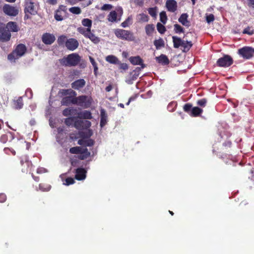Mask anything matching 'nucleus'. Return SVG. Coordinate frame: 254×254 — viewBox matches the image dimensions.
<instances>
[{
    "mask_svg": "<svg viewBox=\"0 0 254 254\" xmlns=\"http://www.w3.org/2000/svg\"><path fill=\"white\" fill-rule=\"evenodd\" d=\"M174 30L176 33H182L184 32L183 28L179 24L174 25Z\"/></svg>",
    "mask_w": 254,
    "mask_h": 254,
    "instance_id": "nucleus-47",
    "label": "nucleus"
},
{
    "mask_svg": "<svg viewBox=\"0 0 254 254\" xmlns=\"http://www.w3.org/2000/svg\"><path fill=\"white\" fill-rule=\"evenodd\" d=\"M136 79V77L134 75H130L129 77L126 78V82L128 84L133 83V81Z\"/></svg>",
    "mask_w": 254,
    "mask_h": 254,
    "instance_id": "nucleus-42",
    "label": "nucleus"
},
{
    "mask_svg": "<svg viewBox=\"0 0 254 254\" xmlns=\"http://www.w3.org/2000/svg\"><path fill=\"white\" fill-rule=\"evenodd\" d=\"M43 186L44 185L42 184L39 185V189L43 191H49L51 189V186L49 185H47L45 188Z\"/></svg>",
    "mask_w": 254,
    "mask_h": 254,
    "instance_id": "nucleus-51",
    "label": "nucleus"
},
{
    "mask_svg": "<svg viewBox=\"0 0 254 254\" xmlns=\"http://www.w3.org/2000/svg\"><path fill=\"white\" fill-rule=\"evenodd\" d=\"M130 62L133 65H142V60L139 56L131 57L129 58Z\"/></svg>",
    "mask_w": 254,
    "mask_h": 254,
    "instance_id": "nucleus-23",
    "label": "nucleus"
},
{
    "mask_svg": "<svg viewBox=\"0 0 254 254\" xmlns=\"http://www.w3.org/2000/svg\"><path fill=\"white\" fill-rule=\"evenodd\" d=\"M19 28L15 22L10 21L5 25L0 22V41L2 42L8 41L11 37L10 32H16Z\"/></svg>",
    "mask_w": 254,
    "mask_h": 254,
    "instance_id": "nucleus-1",
    "label": "nucleus"
},
{
    "mask_svg": "<svg viewBox=\"0 0 254 254\" xmlns=\"http://www.w3.org/2000/svg\"><path fill=\"white\" fill-rule=\"evenodd\" d=\"M2 10L6 15L10 16H15L18 13V10L16 7L12 6L8 4H5L3 5Z\"/></svg>",
    "mask_w": 254,
    "mask_h": 254,
    "instance_id": "nucleus-8",
    "label": "nucleus"
},
{
    "mask_svg": "<svg viewBox=\"0 0 254 254\" xmlns=\"http://www.w3.org/2000/svg\"><path fill=\"white\" fill-rule=\"evenodd\" d=\"M90 155V152L86 148L82 149L79 153L78 157L81 160H84L87 158Z\"/></svg>",
    "mask_w": 254,
    "mask_h": 254,
    "instance_id": "nucleus-19",
    "label": "nucleus"
},
{
    "mask_svg": "<svg viewBox=\"0 0 254 254\" xmlns=\"http://www.w3.org/2000/svg\"><path fill=\"white\" fill-rule=\"evenodd\" d=\"M123 14V10L121 7H118L115 10L112 11L108 16V20L110 22H116L117 17H119V20H120L121 17Z\"/></svg>",
    "mask_w": 254,
    "mask_h": 254,
    "instance_id": "nucleus-6",
    "label": "nucleus"
},
{
    "mask_svg": "<svg viewBox=\"0 0 254 254\" xmlns=\"http://www.w3.org/2000/svg\"><path fill=\"white\" fill-rule=\"evenodd\" d=\"M65 6L63 5H60L59 9L56 11L55 14V18L57 21H62L63 20V14L64 12Z\"/></svg>",
    "mask_w": 254,
    "mask_h": 254,
    "instance_id": "nucleus-16",
    "label": "nucleus"
},
{
    "mask_svg": "<svg viewBox=\"0 0 254 254\" xmlns=\"http://www.w3.org/2000/svg\"><path fill=\"white\" fill-rule=\"evenodd\" d=\"M160 21L165 24L167 20V17L165 11H162L160 13Z\"/></svg>",
    "mask_w": 254,
    "mask_h": 254,
    "instance_id": "nucleus-36",
    "label": "nucleus"
},
{
    "mask_svg": "<svg viewBox=\"0 0 254 254\" xmlns=\"http://www.w3.org/2000/svg\"><path fill=\"white\" fill-rule=\"evenodd\" d=\"M166 6L168 11L174 12L177 10V3L175 0H167Z\"/></svg>",
    "mask_w": 254,
    "mask_h": 254,
    "instance_id": "nucleus-13",
    "label": "nucleus"
},
{
    "mask_svg": "<svg viewBox=\"0 0 254 254\" xmlns=\"http://www.w3.org/2000/svg\"><path fill=\"white\" fill-rule=\"evenodd\" d=\"M232 59L229 56L226 55L219 59L217 62L218 65L220 66L227 67L232 64Z\"/></svg>",
    "mask_w": 254,
    "mask_h": 254,
    "instance_id": "nucleus-9",
    "label": "nucleus"
},
{
    "mask_svg": "<svg viewBox=\"0 0 254 254\" xmlns=\"http://www.w3.org/2000/svg\"><path fill=\"white\" fill-rule=\"evenodd\" d=\"M75 121L74 118H68L65 120V124L68 126L73 125Z\"/></svg>",
    "mask_w": 254,
    "mask_h": 254,
    "instance_id": "nucleus-41",
    "label": "nucleus"
},
{
    "mask_svg": "<svg viewBox=\"0 0 254 254\" xmlns=\"http://www.w3.org/2000/svg\"><path fill=\"white\" fill-rule=\"evenodd\" d=\"M112 88H112V86L111 85H109V86L106 87V91L107 92H110V91L112 90Z\"/></svg>",
    "mask_w": 254,
    "mask_h": 254,
    "instance_id": "nucleus-63",
    "label": "nucleus"
},
{
    "mask_svg": "<svg viewBox=\"0 0 254 254\" xmlns=\"http://www.w3.org/2000/svg\"><path fill=\"white\" fill-rule=\"evenodd\" d=\"M191 107V105L190 104H187L184 106V110L185 111L189 112V111H190Z\"/></svg>",
    "mask_w": 254,
    "mask_h": 254,
    "instance_id": "nucleus-57",
    "label": "nucleus"
},
{
    "mask_svg": "<svg viewBox=\"0 0 254 254\" xmlns=\"http://www.w3.org/2000/svg\"><path fill=\"white\" fill-rule=\"evenodd\" d=\"M173 42L174 44V47L175 48H178L181 46L183 40L180 38L176 36H173Z\"/></svg>",
    "mask_w": 254,
    "mask_h": 254,
    "instance_id": "nucleus-29",
    "label": "nucleus"
},
{
    "mask_svg": "<svg viewBox=\"0 0 254 254\" xmlns=\"http://www.w3.org/2000/svg\"><path fill=\"white\" fill-rule=\"evenodd\" d=\"M115 34L118 38L122 40L132 41L135 39L132 32L124 29H116L115 31Z\"/></svg>",
    "mask_w": 254,
    "mask_h": 254,
    "instance_id": "nucleus-5",
    "label": "nucleus"
},
{
    "mask_svg": "<svg viewBox=\"0 0 254 254\" xmlns=\"http://www.w3.org/2000/svg\"><path fill=\"white\" fill-rule=\"evenodd\" d=\"M146 33L147 35H150L154 30V26L153 25L148 24L145 27Z\"/></svg>",
    "mask_w": 254,
    "mask_h": 254,
    "instance_id": "nucleus-40",
    "label": "nucleus"
},
{
    "mask_svg": "<svg viewBox=\"0 0 254 254\" xmlns=\"http://www.w3.org/2000/svg\"><path fill=\"white\" fill-rule=\"evenodd\" d=\"M26 51V48L23 44L18 45L15 50L8 56V59L11 62H14L16 60L24 55Z\"/></svg>",
    "mask_w": 254,
    "mask_h": 254,
    "instance_id": "nucleus-4",
    "label": "nucleus"
},
{
    "mask_svg": "<svg viewBox=\"0 0 254 254\" xmlns=\"http://www.w3.org/2000/svg\"><path fill=\"white\" fill-rule=\"evenodd\" d=\"M157 30L158 31V32L161 34L164 33L165 32V31H166V28H165V26L163 24H162L160 23H157Z\"/></svg>",
    "mask_w": 254,
    "mask_h": 254,
    "instance_id": "nucleus-38",
    "label": "nucleus"
},
{
    "mask_svg": "<svg viewBox=\"0 0 254 254\" xmlns=\"http://www.w3.org/2000/svg\"><path fill=\"white\" fill-rule=\"evenodd\" d=\"M74 180L73 178L68 177L64 180V182L63 184L66 186H69L74 184Z\"/></svg>",
    "mask_w": 254,
    "mask_h": 254,
    "instance_id": "nucleus-44",
    "label": "nucleus"
},
{
    "mask_svg": "<svg viewBox=\"0 0 254 254\" xmlns=\"http://www.w3.org/2000/svg\"><path fill=\"white\" fill-rule=\"evenodd\" d=\"M82 24L85 27H87L88 29H90L92 26V21L88 18H84L82 20Z\"/></svg>",
    "mask_w": 254,
    "mask_h": 254,
    "instance_id": "nucleus-33",
    "label": "nucleus"
},
{
    "mask_svg": "<svg viewBox=\"0 0 254 254\" xmlns=\"http://www.w3.org/2000/svg\"><path fill=\"white\" fill-rule=\"evenodd\" d=\"M78 117L85 119H90L92 118L91 113L88 111H83L78 114Z\"/></svg>",
    "mask_w": 254,
    "mask_h": 254,
    "instance_id": "nucleus-24",
    "label": "nucleus"
},
{
    "mask_svg": "<svg viewBox=\"0 0 254 254\" xmlns=\"http://www.w3.org/2000/svg\"><path fill=\"white\" fill-rule=\"evenodd\" d=\"M122 56L124 58H127L128 56V54L126 51H124L122 53Z\"/></svg>",
    "mask_w": 254,
    "mask_h": 254,
    "instance_id": "nucleus-64",
    "label": "nucleus"
},
{
    "mask_svg": "<svg viewBox=\"0 0 254 254\" xmlns=\"http://www.w3.org/2000/svg\"><path fill=\"white\" fill-rule=\"evenodd\" d=\"M120 65L119 68L121 69H123L124 70H127L128 68V65L127 64L121 63L119 64Z\"/></svg>",
    "mask_w": 254,
    "mask_h": 254,
    "instance_id": "nucleus-54",
    "label": "nucleus"
},
{
    "mask_svg": "<svg viewBox=\"0 0 254 254\" xmlns=\"http://www.w3.org/2000/svg\"><path fill=\"white\" fill-rule=\"evenodd\" d=\"M154 44L157 50L160 49L161 47H164V42L162 38L155 40L154 41Z\"/></svg>",
    "mask_w": 254,
    "mask_h": 254,
    "instance_id": "nucleus-31",
    "label": "nucleus"
},
{
    "mask_svg": "<svg viewBox=\"0 0 254 254\" xmlns=\"http://www.w3.org/2000/svg\"><path fill=\"white\" fill-rule=\"evenodd\" d=\"M106 61L112 64H119L120 62L119 59L114 55H109L106 57Z\"/></svg>",
    "mask_w": 254,
    "mask_h": 254,
    "instance_id": "nucleus-21",
    "label": "nucleus"
},
{
    "mask_svg": "<svg viewBox=\"0 0 254 254\" xmlns=\"http://www.w3.org/2000/svg\"><path fill=\"white\" fill-rule=\"evenodd\" d=\"M207 101L205 99H200L197 102V104L201 107H204L206 104Z\"/></svg>",
    "mask_w": 254,
    "mask_h": 254,
    "instance_id": "nucleus-50",
    "label": "nucleus"
},
{
    "mask_svg": "<svg viewBox=\"0 0 254 254\" xmlns=\"http://www.w3.org/2000/svg\"><path fill=\"white\" fill-rule=\"evenodd\" d=\"M132 23V17L131 16L128 17V18L124 21L121 25L123 27H127Z\"/></svg>",
    "mask_w": 254,
    "mask_h": 254,
    "instance_id": "nucleus-34",
    "label": "nucleus"
},
{
    "mask_svg": "<svg viewBox=\"0 0 254 254\" xmlns=\"http://www.w3.org/2000/svg\"><path fill=\"white\" fill-rule=\"evenodd\" d=\"M55 40V37L53 34L45 33L42 36L43 42L47 45L52 44Z\"/></svg>",
    "mask_w": 254,
    "mask_h": 254,
    "instance_id": "nucleus-14",
    "label": "nucleus"
},
{
    "mask_svg": "<svg viewBox=\"0 0 254 254\" xmlns=\"http://www.w3.org/2000/svg\"><path fill=\"white\" fill-rule=\"evenodd\" d=\"M107 123V115L104 109L101 110V121L100 126L102 127L105 126Z\"/></svg>",
    "mask_w": 254,
    "mask_h": 254,
    "instance_id": "nucleus-20",
    "label": "nucleus"
},
{
    "mask_svg": "<svg viewBox=\"0 0 254 254\" xmlns=\"http://www.w3.org/2000/svg\"><path fill=\"white\" fill-rule=\"evenodd\" d=\"M136 20L138 22H147L149 20V17L147 14L142 13L136 15Z\"/></svg>",
    "mask_w": 254,
    "mask_h": 254,
    "instance_id": "nucleus-22",
    "label": "nucleus"
},
{
    "mask_svg": "<svg viewBox=\"0 0 254 254\" xmlns=\"http://www.w3.org/2000/svg\"><path fill=\"white\" fill-rule=\"evenodd\" d=\"M86 38H89L92 42L95 44H97L100 42V39L96 36L93 33L91 32V30L88 32V34L86 36Z\"/></svg>",
    "mask_w": 254,
    "mask_h": 254,
    "instance_id": "nucleus-28",
    "label": "nucleus"
},
{
    "mask_svg": "<svg viewBox=\"0 0 254 254\" xmlns=\"http://www.w3.org/2000/svg\"><path fill=\"white\" fill-rule=\"evenodd\" d=\"M86 82L83 79H80L75 80L71 84V87L75 90H79L83 87L85 85Z\"/></svg>",
    "mask_w": 254,
    "mask_h": 254,
    "instance_id": "nucleus-15",
    "label": "nucleus"
},
{
    "mask_svg": "<svg viewBox=\"0 0 254 254\" xmlns=\"http://www.w3.org/2000/svg\"><path fill=\"white\" fill-rule=\"evenodd\" d=\"M202 112V110L197 107H193L190 111V115L191 116H197L201 114Z\"/></svg>",
    "mask_w": 254,
    "mask_h": 254,
    "instance_id": "nucleus-30",
    "label": "nucleus"
},
{
    "mask_svg": "<svg viewBox=\"0 0 254 254\" xmlns=\"http://www.w3.org/2000/svg\"><path fill=\"white\" fill-rule=\"evenodd\" d=\"M78 42L74 38L67 39L65 42V47L70 51H74L78 47Z\"/></svg>",
    "mask_w": 254,
    "mask_h": 254,
    "instance_id": "nucleus-12",
    "label": "nucleus"
},
{
    "mask_svg": "<svg viewBox=\"0 0 254 254\" xmlns=\"http://www.w3.org/2000/svg\"><path fill=\"white\" fill-rule=\"evenodd\" d=\"M75 178L79 181L83 180L86 178V176H74Z\"/></svg>",
    "mask_w": 254,
    "mask_h": 254,
    "instance_id": "nucleus-60",
    "label": "nucleus"
},
{
    "mask_svg": "<svg viewBox=\"0 0 254 254\" xmlns=\"http://www.w3.org/2000/svg\"><path fill=\"white\" fill-rule=\"evenodd\" d=\"M157 7H151L148 8V11L149 14L153 17H155L157 15Z\"/></svg>",
    "mask_w": 254,
    "mask_h": 254,
    "instance_id": "nucleus-37",
    "label": "nucleus"
},
{
    "mask_svg": "<svg viewBox=\"0 0 254 254\" xmlns=\"http://www.w3.org/2000/svg\"><path fill=\"white\" fill-rule=\"evenodd\" d=\"M238 53L243 58L249 59L253 56L254 49L250 47H245L239 49Z\"/></svg>",
    "mask_w": 254,
    "mask_h": 254,
    "instance_id": "nucleus-7",
    "label": "nucleus"
},
{
    "mask_svg": "<svg viewBox=\"0 0 254 254\" xmlns=\"http://www.w3.org/2000/svg\"><path fill=\"white\" fill-rule=\"evenodd\" d=\"M87 171L84 168H79L76 170V175H85Z\"/></svg>",
    "mask_w": 254,
    "mask_h": 254,
    "instance_id": "nucleus-45",
    "label": "nucleus"
},
{
    "mask_svg": "<svg viewBox=\"0 0 254 254\" xmlns=\"http://www.w3.org/2000/svg\"><path fill=\"white\" fill-rule=\"evenodd\" d=\"M73 110L71 109H66L63 111V115L67 116L71 115Z\"/></svg>",
    "mask_w": 254,
    "mask_h": 254,
    "instance_id": "nucleus-52",
    "label": "nucleus"
},
{
    "mask_svg": "<svg viewBox=\"0 0 254 254\" xmlns=\"http://www.w3.org/2000/svg\"><path fill=\"white\" fill-rule=\"evenodd\" d=\"M78 144L81 145L91 146L93 145L94 141L91 139H81L78 141Z\"/></svg>",
    "mask_w": 254,
    "mask_h": 254,
    "instance_id": "nucleus-27",
    "label": "nucleus"
},
{
    "mask_svg": "<svg viewBox=\"0 0 254 254\" xmlns=\"http://www.w3.org/2000/svg\"><path fill=\"white\" fill-rule=\"evenodd\" d=\"M80 151V147H73L69 149V152L72 154H79Z\"/></svg>",
    "mask_w": 254,
    "mask_h": 254,
    "instance_id": "nucleus-43",
    "label": "nucleus"
},
{
    "mask_svg": "<svg viewBox=\"0 0 254 254\" xmlns=\"http://www.w3.org/2000/svg\"><path fill=\"white\" fill-rule=\"evenodd\" d=\"M69 11L70 12L76 14H78L81 13V9L78 7H72L69 9Z\"/></svg>",
    "mask_w": 254,
    "mask_h": 254,
    "instance_id": "nucleus-39",
    "label": "nucleus"
},
{
    "mask_svg": "<svg viewBox=\"0 0 254 254\" xmlns=\"http://www.w3.org/2000/svg\"><path fill=\"white\" fill-rule=\"evenodd\" d=\"M70 101V98L69 97H64L62 101V103L63 105H66L68 102Z\"/></svg>",
    "mask_w": 254,
    "mask_h": 254,
    "instance_id": "nucleus-58",
    "label": "nucleus"
},
{
    "mask_svg": "<svg viewBox=\"0 0 254 254\" xmlns=\"http://www.w3.org/2000/svg\"><path fill=\"white\" fill-rule=\"evenodd\" d=\"M192 45L191 42L183 40L181 45V47L183 48V51L184 52H187L192 47Z\"/></svg>",
    "mask_w": 254,
    "mask_h": 254,
    "instance_id": "nucleus-26",
    "label": "nucleus"
},
{
    "mask_svg": "<svg viewBox=\"0 0 254 254\" xmlns=\"http://www.w3.org/2000/svg\"><path fill=\"white\" fill-rule=\"evenodd\" d=\"M188 15L187 13L182 14L179 18V21L186 27H189L190 25V22L188 20Z\"/></svg>",
    "mask_w": 254,
    "mask_h": 254,
    "instance_id": "nucleus-18",
    "label": "nucleus"
},
{
    "mask_svg": "<svg viewBox=\"0 0 254 254\" xmlns=\"http://www.w3.org/2000/svg\"><path fill=\"white\" fill-rule=\"evenodd\" d=\"M156 60L158 63L162 65H167L169 63V60L167 57L163 54L161 55L159 57H156Z\"/></svg>",
    "mask_w": 254,
    "mask_h": 254,
    "instance_id": "nucleus-17",
    "label": "nucleus"
},
{
    "mask_svg": "<svg viewBox=\"0 0 254 254\" xmlns=\"http://www.w3.org/2000/svg\"><path fill=\"white\" fill-rule=\"evenodd\" d=\"M71 101L74 104H76L84 108H87L91 106L92 99L90 96L82 95L73 98Z\"/></svg>",
    "mask_w": 254,
    "mask_h": 254,
    "instance_id": "nucleus-3",
    "label": "nucleus"
},
{
    "mask_svg": "<svg viewBox=\"0 0 254 254\" xmlns=\"http://www.w3.org/2000/svg\"><path fill=\"white\" fill-rule=\"evenodd\" d=\"M58 0H47V2L50 4L55 5L57 3Z\"/></svg>",
    "mask_w": 254,
    "mask_h": 254,
    "instance_id": "nucleus-61",
    "label": "nucleus"
},
{
    "mask_svg": "<svg viewBox=\"0 0 254 254\" xmlns=\"http://www.w3.org/2000/svg\"><path fill=\"white\" fill-rule=\"evenodd\" d=\"M25 12L34 15L37 13L36 5L31 0H27L25 4Z\"/></svg>",
    "mask_w": 254,
    "mask_h": 254,
    "instance_id": "nucleus-10",
    "label": "nucleus"
},
{
    "mask_svg": "<svg viewBox=\"0 0 254 254\" xmlns=\"http://www.w3.org/2000/svg\"><path fill=\"white\" fill-rule=\"evenodd\" d=\"M66 40V36L64 35H62L58 38V42L59 44L62 45L64 43H65Z\"/></svg>",
    "mask_w": 254,
    "mask_h": 254,
    "instance_id": "nucleus-46",
    "label": "nucleus"
},
{
    "mask_svg": "<svg viewBox=\"0 0 254 254\" xmlns=\"http://www.w3.org/2000/svg\"><path fill=\"white\" fill-rule=\"evenodd\" d=\"M89 60H90L91 64H92L93 66H94L97 65V64L96 63L95 60H94V59L92 57H89Z\"/></svg>",
    "mask_w": 254,
    "mask_h": 254,
    "instance_id": "nucleus-62",
    "label": "nucleus"
},
{
    "mask_svg": "<svg viewBox=\"0 0 254 254\" xmlns=\"http://www.w3.org/2000/svg\"><path fill=\"white\" fill-rule=\"evenodd\" d=\"M7 140V136L6 135H2L0 137V141L2 143H5Z\"/></svg>",
    "mask_w": 254,
    "mask_h": 254,
    "instance_id": "nucleus-59",
    "label": "nucleus"
},
{
    "mask_svg": "<svg viewBox=\"0 0 254 254\" xmlns=\"http://www.w3.org/2000/svg\"><path fill=\"white\" fill-rule=\"evenodd\" d=\"M243 33L244 34H247L250 35H251L254 33V30L251 29L250 27H248L243 30Z\"/></svg>",
    "mask_w": 254,
    "mask_h": 254,
    "instance_id": "nucleus-49",
    "label": "nucleus"
},
{
    "mask_svg": "<svg viewBox=\"0 0 254 254\" xmlns=\"http://www.w3.org/2000/svg\"><path fill=\"white\" fill-rule=\"evenodd\" d=\"M112 5L110 4H105L102 7L101 9L103 10H109L112 8Z\"/></svg>",
    "mask_w": 254,
    "mask_h": 254,
    "instance_id": "nucleus-53",
    "label": "nucleus"
},
{
    "mask_svg": "<svg viewBox=\"0 0 254 254\" xmlns=\"http://www.w3.org/2000/svg\"><path fill=\"white\" fill-rule=\"evenodd\" d=\"M206 20L208 23H210L214 20V16L212 14L207 15L206 17Z\"/></svg>",
    "mask_w": 254,
    "mask_h": 254,
    "instance_id": "nucleus-48",
    "label": "nucleus"
},
{
    "mask_svg": "<svg viewBox=\"0 0 254 254\" xmlns=\"http://www.w3.org/2000/svg\"><path fill=\"white\" fill-rule=\"evenodd\" d=\"M90 29H88V28H84L83 27H79L77 29V31L82 35H83L85 37L88 34V32L90 31Z\"/></svg>",
    "mask_w": 254,
    "mask_h": 254,
    "instance_id": "nucleus-35",
    "label": "nucleus"
},
{
    "mask_svg": "<svg viewBox=\"0 0 254 254\" xmlns=\"http://www.w3.org/2000/svg\"><path fill=\"white\" fill-rule=\"evenodd\" d=\"M64 129L62 127H59L57 129L58 134L56 136L57 141L60 144L62 143V139L64 137L65 135L63 133Z\"/></svg>",
    "mask_w": 254,
    "mask_h": 254,
    "instance_id": "nucleus-25",
    "label": "nucleus"
},
{
    "mask_svg": "<svg viewBox=\"0 0 254 254\" xmlns=\"http://www.w3.org/2000/svg\"><path fill=\"white\" fill-rule=\"evenodd\" d=\"M14 106L16 109H20L23 106L22 97H19L17 100L14 101Z\"/></svg>",
    "mask_w": 254,
    "mask_h": 254,
    "instance_id": "nucleus-32",
    "label": "nucleus"
},
{
    "mask_svg": "<svg viewBox=\"0 0 254 254\" xmlns=\"http://www.w3.org/2000/svg\"><path fill=\"white\" fill-rule=\"evenodd\" d=\"M6 195L3 193H0V202H4L6 200Z\"/></svg>",
    "mask_w": 254,
    "mask_h": 254,
    "instance_id": "nucleus-55",
    "label": "nucleus"
},
{
    "mask_svg": "<svg viewBox=\"0 0 254 254\" xmlns=\"http://www.w3.org/2000/svg\"><path fill=\"white\" fill-rule=\"evenodd\" d=\"M91 126V123L88 121L76 120L75 119L74 127L78 129H81L89 127Z\"/></svg>",
    "mask_w": 254,
    "mask_h": 254,
    "instance_id": "nucleus-11",
    "label": "nucleus"
},
{
    "mask_svg": "<svg viewBox=\"0 0 254 254\" xmlns=\"http://www.w3.org/2000/svg\"><path fill=\"white\" fill-rule=\"evenodd\" d=\"M80 57L77 53H72L60 60L61 64L66 66H75L80 62Z\"/></svg>",
    "mask_w": 254,
    "mask_h": 254,
    "instance_id": "nucleus-2",
    "label": "nucleus"
},
{
    "mask_svg": "<svg viewBox=\"0 0 254 254\" xmlns=\"http://www.w3.org/2000/svg\"><path fill=\"white\" fill-rule=\"evenodd\" d=\"M37 173L38 174H43L48 173V171L44 168H38L37 170Z\"/></svg>",
    "mask_w": 254,
    "mask_h": 254,
    "instance_id": "nucleus-56",
    "label": "nucleus"
}]
</instances>
